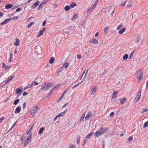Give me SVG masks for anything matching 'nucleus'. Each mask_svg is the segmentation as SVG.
I'll return each mask as SVG.
<instances>
[{"instance_id": "1", "label": "nucleus", "mask_w": 148, "mask_h": 148, "mask_svg": "<svg viewBox=\"0 0 148 148\" xmlns=\"http://www.w3.org/2000/svg\"><path fill=\"white\" fill-rule=\"evenodd\" d=\"M108 131V127L103 128L102 126H100L99 130L97 131L94 134V136L96 137H99L106 133Z\"/></svg>"}, {"instance_id": "2", "label": "nucleus", "mask_w": 148, "mask_h": 148, "mask_svg": "<svg viewBox=\"0 0 148 148\" xmlns=\"http://www.w3.org/2000/svg\"><path fill=\"white\" fill-rule=\"evenodd\" d=\"M44 85L45 86L44 90H49V88L52 87L54 85L53 83L49 82L44 83Z\"/></svg>"}, {"instance_id": "3", "label": "nucleus", "mask_w": 148, "mask_h": 148, "mask_svg": "<svg viewBox=\"0 0 148 148\" xmlns=\"http://www.w3.org/2000/svg\"><path fill=\"white\" fill-rule=\"evenodd\" d=\"M38 109V107L36 106H35L34 107H33L29 111L30 114L31 115L34 114L36 113Z\"/></svg>"}, {"instance_id": "4", "label": "nucleus", "mask_w": 148, "mask_h": 148, "mask_svg": "<svg viewBox=\"0 0 148 148\" xmlns=\"http://www.w3.org/2000/svg\"><path fill=\"white\" fill-rule=\"evenodd\" d=\"M97 89V87L96 86L93 87L91 90L90 95H93L96 91Z\"/></svg>"}, {"instance_id": "5", "label": "nucleus", "mask_w": 148, "mask_h": 148, "mask_svg": "<svg viewBox=\"0 0 148 148\" xmlns=\"http://www.w3.org/2000/svg\"><path fill=\"white\" fill-rule=\"evenodd\" d=\"M136 75L137 76H143V72L142 71L141 69H140L139 70L136 72Z\"/></svg>"}, {"instance_id": "6", "label": "nucleus", "mask_w": 148, "mask_h": 148, "mask_svg": "<svg viewBox=\"0 0 148 148\" xmlns=\"http://www.w3.org/2000/svg\"><path fill=\"white\" fill-rule=\"evenodd\" d=\"M12 18H10L5 19L4 21H3L1 23V25H4L8 23L10 21H11L12 19Z\"/></svg>"}, {"instance_id": "7", "label": "nucleus", "mask_w": 148, "mask_h": 148, "mask_svg": "<svg viewBox=\"0 0 148 148\" xmlns=\"http://www.w3.org/2000/svg\"><path fill=\"white\" fill-rule=\"evenodd\" d=\"M92 116V114L90 112H89L87 114L85 118V119L88 120L89 118H91Z\"/></svg>"}, {"instance_id": "8", "label": "nucleus", "mask_w": 148, "mask_h": 148, "mask_svg": "<svg viewBox=\"0 0 148 148\" xmlns=\"http://www.w3.org/2000/svg\"><path fill=\"white\" fill-rule=\"evenodd\" d=\"M141 91H139L137 94V95L136 97V102H137L138 101V100H139V99L140 98L141 95Z\"/></svg>"}, {"instance_id": "9", "label": "nucleus", "mask_w": 148, "mask_h": 148, "mask_svg": "<svg viewBox=\"0 0 148 148\" xmlns=\"http://www.w3.org/2000/svg\"><path fill=\"white\" fill-rule=\"evenodd\" d=\"M15 76V75L14 74L12 75L5 82V84H7L11 80H12L13 79Z\"/></svg>"}, {"instance_id": "10", "label": "nucleus", "mask_w": 148, "mask_h": 148, "mask_svg": "<svg viewBox=\"0 0 148 148\" xmlns=\"http://www.w3.org/2000/svg\"><path fill=\"white\" fill-rule=\"evenodd\" d=\"M118 91H114L112 94V99L113 100L114 99L115 100H116V96L118 93Z\"/></svg>"}, {"instance_id": "11", "label": "nucleus", "mask_w": 148, "mask_h": 148, "mask_svg": "<svg viewBox=\"0 0 148 148\" xmlns=\"http://www.w3.org/2000/svg\"><path fill=\"white\" fill-rule=\"evenodd\" d=\"M46 28H44L42 30H40L38 32L37 36L39 37L42 35L46 30Z\"/></svg>"}, {"instance_id": "12", "label": "nucleus", "mask_w": 148, "mask_h": 148, "mask_svg": "<svg viewBox=\"0 0 148 148\" xmlns=\"http://www.w3.org/2000/svg\"><path fill=\"white\" fill-rule=\"evenodd\" d=\"M67 90H64V91L62 93V95H61V97L58 99L57 100V102H59L62 99L63 97L64 94L66 93V92H67Z\"/></svg>"}, {"instance_id": "13", "label": "nucleus", "mask_w": 148, "mask_h": 148, "mask_svg": "<svg viewBox=\"0 0 148 148\" xmlns=\"http://www.w3.org/2000/svg\"><path fill=\"white\" fill-rule=\"evenodd\" d=\"M21 107L20 106H18L14 112L16 114H17L19 113L21 111Z\"/></svg>"}, {"instance_id": "14", "label": "nucleus", "mask_w": 148, "mask_h": 148, "mask_svg": "<svg viewBox=\"0 0 148 148\" xmlns=\"http://www.w3.org/2000/svg\"><path fill=\"white\" fill-rule=\"evenodd\" d=\"M54 90V88H52L49 91V92L48 94H47L45 97H44L45 99H46L49 97L51 95V94L52 93L53 90Z\"/></svg>"}, {"instance_id": "15", "label": "nucleus", "mask_w": 148, "mask_h": 148, "mask_svg": "<svg viewBox=\"0 0 148 148\" xmlns=\"http://www.w3.org/2000/svg\"><path fill=\"white\" fill-rule=\"evenodd\" d=\"M2 67L6 69H9L11 67L10 66L6 65L4 63H2Z\"/></svg>"}, {"instance_id": "16", "label": "nucleus", "mask_w": 148, "mask_h": 148, "mask_svg": "<svg viewBox=\"0 0 148 148\" xmlns=\"http://www.w3.org/2000/svg\"><path fill=\"white\" fill-rule=\"evenodd\" d=\"M39 1H38L36 2L32 6V9L35 8L39 4Z\"/></svg>"}, {"instance_id": "17", "label": "nucleus", "mask_w": 148, "mask_h": 148, "mask_svg": "<svg viewBox=\"0 0 148 148\" xmlns=\"http://www.w3.org/2000/svg\"><path fill=\"white\" fill-rule=\"evenodd\" d=\"M47 3V2H42L40 4V5H39V6L37 8V9H38V10H39V9L42 8V6L43 5H44V4H45Z\"/></svg>"}, {"instance_id": "18", "label": "nucleus", "mask_w": 148, "mask_h": 148, "mask_svg": "<svg viewBox=\"0 0 148 148\" xmlns=\"http://www.w3.org/2000/svg\"><path fill=\"white\" fill-rule=\"evenodd\" d=\"M13 6V5H11L10 4H7L5 6V9H8L9 8H11Z\"/></svg>"}, {"instance_id": "19", "label": "nucleus", "mask_w": 148, "mask_h": 148, "mask_svg": "<svg viewBox=\"0 0 148 148\" xmlns=\"http://www.w3.org/2000/svg\"><path fill=\"white\" fill-rule=\"evenodd\" d=\"M64 116L63 113H62V112L58 114L55 118L54 119V121H55L56 119L58 117H60V116Z\"/></svg>"}, {"instance_id": "20", "label": "nucleus", "mask_w": 148, "mask_h": 148, "mask_svg": "<svg viewBox=\"0 0 148 148\" xmlns=\"http://www.w3.org/2000/svg\"><path fill=\"white\" fill-rule=\"evenodd\" d=\"M20 41L18 39H16V41L14 42V44L16 46H18L19 45Z\"/></svg>"}, {"instance_id": "21", "label": "nucleus", "mask_w": 148, "mask_h": 148, "mask_svg": "<svg viewBox=\"0 0 148 148\" xmlns=\"http://www.w3.org/2000/svg\"><path fill=\"white\" fill-rule=\"evenodd\" d=\"M126 100V98H123L120 99L119 100L121 102V104H122L124 103Z\"/></svg>"}, {"instance_id": "22", "label": "nucleus", "mask_w": 148, "mask_h": 148, "mask_svg": "<svg viewBox=\"0 0 148 148\" xmlns=\"http://www.w3.org/2000/svg\"><path fill=\"white\" fill-rule=\"evenodd\" d=\"M44 129V128L43 127H42L40 128L39 129V131H38V134H41L42 133Z\"/></svg>"}, {"instance_id": "23", "label": "nucleus", "mask_w": 148, "mask_h": 148, "mask_svg": "<svg viewBox=\"0 0 148 148\" xmlns=\"http://www.w3.org/2000/svg\"><path fill=\"white\" fill-rule=\"evenodd\" d=\"M137 79H138V83H140V82L141 80L143 78V76H136Z\"/></svg>"}, {"instance_id": "24", "label": "nucleus", "mask_w": 148, "mask_h": 148, "mask_svg": "<svg viewBox=\"0 0 148 148\" xmlns=\"http://www.w3.org/2000/svg\"><path fill=\"white\" fill-rule=\"evenodd\" d=\"M109 29V27H105L104 29V32L105 33V34H106L108 31V29Z\"/></svg>"}, {"instance_id": "25", "label": "nucleus", "mask_w": 148, "mask_h": 148, "mask_svg": "<svg viewBox=\"0 0 148 148\" xmlns=\"http://www.w3.org/2000/svg\"><path fill=\"white\" fill-rule=\"evenodd\" d=\"M54 58H53V57H52L49 60V62L50 64H52L53 62L54 61Z\"/></svg>"}, {"instance_id": "26", "label": "nucleus", "mask_w": 148, "mask_h": 148, "mask_svg": "<svg viewBox=\"0 0 148 148\" xmlns=\"http://www.w3.org/2000/svg\"><path fill=\"white\" fill-rule=\"evenodd\" d=\"M91 41L94 44H97L98 43V41L95 38H93L92 40H91Z\"/></svg>"}, {"instance_id": "27", "label": "nucleus", "mask_w": 148, "mask_h": 148, "mask_svg": "<svg viewBox=\"0 0 148 148\" xmlns=\"http://www.w3.org/2000/svg\"><path fill=\"white\" fill-rule=\"evenodd\" d=\"M125 28H123L121 30H120L119 33L120 34H123L125 31Z\"/></svg>"}, {"instance_id": "28", "label": "nucleus", "mask_w": 148, "mask_h": 148, "mask_svg": "<svg viewBox=\"0 0 148 148\" xmlns=\"http://www.w3.org/2000/svg\"><path fill=\"white\" fill-rule=\"evenodd\" d=\"M93 134V132H92L90 133V134H88L86 136V138L87 139H89Z\"/></svg>"}, {"instance_id": "29", "label": "nucleus", "mask_w": 148, "mask_h": 148, "mask_svg": "<svg viewBox=\"0 0 148 148\" xmlns=\"http://www.w3.org/2000/svg\"><path fill=\"white\" fill-rule=\"evenodd\" d=\"M16 92L18 94L20 93L21 91V89L19 88H17L16 90Z\"/></svg>"}, {"instance_id": "30", "label": "nucleus", "mask_w": 148, "mask_h": 148, "mask_svg": "<svg viewBox=\"0 0 148 148\" xmlns=\"http://www.w3.org/2000/svg\"><path fill=\"white\" fill-rule=\"evenodd\" d=\"M34 124H33L31 126L30 129L28 131V132L27 133V135H28L29 134L30 132L32 130V129L33 128L34 125Z\"/></svg>"}, {"instance_id": "31", "label": "nucleus", "mask_w": 148, "mask_h": 148, "mask_svg": "<svg viewBox=\"0 0 148 148\" xmlns=\"http://www.w3.org/2000/svg\"><path fill=\"white\" fill-rule=\"evenodd\" d=\"M34 84V82L32 81L31 83H29L27 86V88H30V87L32 86Z\"/></svg>"}, {"instance_id": "32", "label": "nucleus", "mask_w": 148, "mask_h": 148, "mask_svg": "<svg viewBox=\"0 0 148 148\" xmlns=\"http://www.w3.org/2000/svg\"><path fill=\"white\" fill-rule=\"evenodd\" d=\"M85 112L80 117V121H81L84 118L85 116Z\"/></svg>"}, {"instance_id": "33", "label": "nucleus", "mask_w": 148, "mask_h": 148, "mask_svg": "<svg viewBox=\"0 0 148 148\" xmlns=\"http://www.w3.org/2000/svg\"><path fill=\"white\" fill-rule=\"evenodd\" d=\"M148 126V121L145 122L144 123L143 128H145V127H147Z\"/></svg>"}, {"instance_id": "34", "label": "nucleus", "mask_w": 148, "mask_h": 148, "mask_svg": "<svg viewBox=\"0 0 148 148\" xmlns=\"http://www.w3.org/2000/svg\"><path fill=\"white\" fill-rule=\"evenodd\" d=\"M77 14H74V15L73 16V17L71 18V20L73 21V20L74 19L76 18H77Z\"/></svg>"}, {"instance_id": "35", "label": "nucleus", "mask_w": 148, "mask_h": 148, "mask_svg": "<svg viewBox=\"0 0 148 148\" xmlns=\"http://www.w3.org/2000/svg\"><path fill=\"white\" fill-rule=\"evenodd\" d=\"M64 9L65 11H67L70 9V7L69 5H66L64 7Z\"/></svg>"}, {"instance_id": "36", "label": "nucleus", "mask_w": 148, "mask_h": 148, "mask_svg": "<svg viewBox=\"0 0 148 148\" xmlns=\"http://www.w3.org/2000/svg\"><path fill=\"white\" fill-rule=\"evenodd\" d=\"M99 0H97L95 2V3L92 6L93 7V8H95L96 6H97L98 2L99 1Z\"/></svg>"}, {"instance_id": "37", "label": "nucleus", "mask_w": 148, "mask_h": 148, "mask_svg": "<svg viewBox=\"0 0 148 148\" xmlns=\"http://www.w3.org/2000/svg\"><path fill=\"white\" fill-rule=\"evenodd\" d=\"M19 101V99H17L15 100L14 101L13 103V104L14 105H16L17 104Z\"/></svg>"}, {"instance_id": "38", "label": "nucleus", "mask_w": 148, "mask_h": 148, "mask_svg": "<svg viewBox=\"0 0 148 148\" xmlns=\"http://www.w3.org/2000/svg\"><path fill=\"white\" fill-rule=\"evenodd\" d=\"M128 57V55L127 54H125L123 57V59L124 60H126Z\"/></svg>"}, {"instance_id": "39", "label": "nucleus", "mask_w": 148, "mask_h": 148, "mask_svg": "<svg viewBox=\"0 0 148 148\" xmlns=\"http://www.w3.org/2000/svg\"><path fill=\"white\" fill-rule=\"evenodd\" d=\"M70 5L71 8H73L76 5V4L75 3H72Z\"/></svg>"}, {"instance_id": "40", "label": "nucleus", "mask_w": 148, "mask_h": 148, "mask_svg": "<svg viewBox=\"0 0 148 148\" xmlns=\"http://www.w3.org/2000/svg\"><path fill=\"white\" fill-rule=\"evenodd\" d=\"M34 24V22H31L27 26V27L28 28H29L31 27V26Z\"/></svg>"}, {"instance_id": "41", "label": "nucleus", "mask_w": 148, "mask_h": 148, "mask_svg": "<svg viewBox=\"0 0 148 148\" xmlns=\"http://www.w3.org/2000/svg\"><path fill=\"white\" fill-rule=\"evenodd\" d=\"M29 141L26 140L25 141V143L24 144V146L25 147H26V146L28 144Z\"/></svg>"}, {"instance_id": "42", "label": "nucleus", "mask_w": 148, "mask_h": 148, "mask_svg": "<svg viewBox=\"0 0 148 148\" xmlns=\"http://www.w3.org/2000/svg\"><path fill=\"white\" fill-rule=\"evenodd\" d=\"M32 136V135H30L28 137L27 139L26 140L30 141L31 140Z\"/></svg>"}, {"instance_id": "43", "label": "nucleus", "mask_w": 148, "mask_h": 148, "mask_svg": "<svg viewBox=\"0 0 148 148\" xmlns=\"http://www.w3.org/2000/svg\"><path fill=\"white\" fill-rule=\"evenodd\" d=\"M68 65L69 64L68 63L66 62L64 63L63 64V66L65 68H66L68 67Z\"/></svg>"}, {"instance_id": "44", "label": "nucleus", "mask_w": 148, "mask_h": 148, "mask_svg": "<svg viewBox=\"0 0 148 148\" xmlns=\"http://www.w3.org/2000/svg\"><path fill=\"white\" fill-rule=\"evenodd\" d=\"M133 139V137L132 136H130L129 137L128 139V140L129 141H131Z\"/></svg>"}, {"instance_id": "45", "label": "nucleus", "mask_w": 148, "mask_h": 148, "mask_svg": "<svg viewBox=\"0 0 148 148\" xmlns=\"http://www.w3.org/2000/svg\"><path fill=\"white\" fill-rule=\"evenodd\" d=\"M148 111V109H143V111L141 112V113H144L145 112H146Z\"/></svg>"}, {"instance_id": "46", "label": "nucleus", "mask_w": 148, "mask_h": 148, "mask_svg": "<svg viewBox=\"0 0 148 148\" xmlns=\"http://www.w3.org/2000/svg\"><path fill=\"white\" fill-rule=\"evenodd\" d=\"M140 39V37L139 36L138 37L136 38V39L135 41L136 42H139Z\"/></svg>"}, {"instance_id": "47", "label": "nucleus", "mask_w": 148, "mask_h": 148, "mask_svg": "<svg viewBox=\"0 0 148 148\" xmlns=\"http://www.w3.org/2000/svg\"><path fill=\"white\" fill-rule=\"evenodd\" d=\"M129 4L127 5V7H130L132 6V2L131 1H130L129 2Z\"/></svg>"}, {"instance_id": "48", "label": "nucleus", "mask_w": 148, "mask_h": 148, "mask_svg": "<svg viewBox=\"0 0 148 148\" xmlns=\"http://www.w3.org/2000/svg\"><path fill=\"white\" fill-rule=\"evenodd\" d=\"M25 139V137L23 136L21 138V140L22 141V142L23 143V141Z\"/></svg>"}, {"instance_id": "49", "label": "nucleus", "mask_w": 148, "mask_h": 148, "mask_svg": "<svg viewBox=\"0 0 148 148\" xmlns=\"http://www.w3.org/2000/svg\"><path fill=\"white\" fill-rule=\"evenodd\" d=\"M134 51H132V52L130 54V57L129 58V59H131V57L133 56V55L134 53Z\"/></svg>"}, {"instance_id": "50", "label": "nucleus", "mask_w": 148, "mask_h": 148, "mask_svg": "<svg viewBox=\"0 0 148 148\" xmlns=\"http://www.w3.org/2000/svg\"><path fill=\"white\" fill-rule=\"evenodd\" d=\"M122 26H123V25H119L117 27V29L119 30L121 28V27H122Z\"/></svg>"}, {"instance_id": "51", "label": "nucleus", "mask_w": 148, "mask_h": 148, "mask_svg": "<svg viewBox=\"0 0 148 148\" xmlns=\"http://www.w3.org/2000/svg\"><path fill=\"white\" fill-rule=\"evenodd\" d=\"M69 148H75V147L74 145H72L69 146Z\"/></svg>"}, {"instance_id": "52", "label": "nucleus", "mask_w": 148, "mask_h": 148, "mask_svg": "<svg viewBox=\"0 0 148 148\" xmlns=\"http://www.w3.org/2000/svg\"><path fill=\"white\" fill-rule=\"evenodd\" d=\"M80 137H78L77 138V143L78 144H79V142H80Z\"/></svg>"}, {"instance_id": "53", "label": "nucleus", "mask_w": 148, "mask_h": 148, "mask_svg": "<svg viewBox=\"0 0 148 148\" xmlns=\"http://www.w3.org/2000/svg\"><path fill=\"white\" fill-rule=\"evenodd\" d=\"M95 8H93V7L92 6V8H90L88 10V11H92L93 10H94Z\"/></svg>"}, {"instance_id": "54", "label": "nucleus", "mask_w": 148, "mask_h": 148, "mask_svg": "<svg viewBox=\"0 0 148 148\" xmlns=\"http://www.w3.org/2000/svg\"><path fill=\"white\" fill-rule=\"evenodd\" d=\"M114 115V112H112L110 113V117H112Z\"/></svg>"}, {"instance_id": "55", "label": "nucleus", "mask_w": 148, "mask_h": 148, "mask_svg": "<svg viewBox=\"0 0 148 148\" xmlns=\"http://www.w3.org/2000/svg\"><path fill=\"white\" fill-rule=\"evenodd\" d=\"M5 119V118L3 116L0 119V123H1L2 121Z\"/></svg>"}, {"instance_id": "56", "label": "nucleus", "mask_w": 148, "mask_h": 148, "mask_svg": "<svg viewBox=\"0 0 148 148\" xmlns=\"http://www.w3.org/2000/svg\"><path fill=\"white\" fill-rule=\"evenodd\" d=\"M46 23V21H44L43 22L42 24V25L43 26H44L45 25Z\"/></svg>"}, {"instance_id": "57", "label": "nucleus", "mask_w": 148, "mask_h": 148, "mask_svg": "<svg viewBox=\"0 0 148 148\" xmlns=\"http://www.w3.org/2000/svg\"><path fill=\"white\" fill-rule=\"evenodd\" d=\"M21 8H18L16 9V11L17 12L20 11L21 10Z\"/></svg>"}, {"instance_id": "58", "label": "nucleus", "mask_w": 148, "mask_h": 148, "mask_svg": "<svg viewBox=\"0 0 148 148\" xmlns=\"http://www.w3.org/2000/svg\"><path fill=\"white\" fill-rule=\"evenodd\" d=\"M14 21H15L17 20L18 19V17L17 16H15L12 18Z\"/></svg>"}, {"instance_id": "59", "label": "nucleus", "mask_w": 148, "mask_h": 148, "mask_svg": "<svg viewBox=\"0 0 148 148\" xmlns=\"http://www.w3.org/2000/svg\"><path fill=\"white\" fill-rule=\"evenodd\" d=\"M26 105V102L25 103L23 106V108H25Z\"/></svg>"}, {"instance_id": "60", "label": "nucleus", "mask_w": 148, "mask_h": 148, "mask_svg": "<svg viewBox=\"0 0 148 148\" xmlns=\"http://www.w3.org/2000/svg\"><path fill=\"white\" fill-rule=\"evenodd\" d=\"M127 2V1L125 2L124 3H123L121 5V7H123L125 5V3Z\"/></svg>"}, {"instance_id": "61", "label": "nucleus", "mask_w": 148, "mask_h": 148, "mask_svg": "<svg viewBox=\"0 0 148 148\" xmlns=\"http://www.w3.org/2000/svg\"><path fill=\"white\" fill-rule=\"evenodd\" d=\"M10 97H8L4 101V102L6 103L9 99Z\"/></svg>"}, {"instance_id": "62", "label": "nucleus", "mask_w": 148, "mask_h": 148, "mask_svg": "<svg viewBox=\"0 0 148 148\" xmlns=\"http://www.w3.org/2000/svg\"><path fill=\"white\" fill-rule=\"evenodd\" d=\"M60 86V84H58V85H56L53 88H57L58 86Z\"/></svg>"}, {"instance_id": "63", "label": "nucleus", "mask_w": 148, "mask_h": 148, "mask_svg": "<svg viewBox=\"0 0 148 148\" xmlns=\"http://www.w3.org/2000/svg\"><path fill=\"white\" fill-rule=\"evenodd\" d=\"M28 94V92H24L23 93V95L25 96Z\"/></svg>"}, {"instance_id": "64", "label": "nucleus", "mask_w": 148, "mask_h": 148, "mask_svg": "<svg viewBox=\"0 0 148 148\" xmlns=\"http://www.w3.org/2000/svg\"><path fill=\"white\" fill-rule=\"evenodd\" d=\"M84 143H83L82 144L83 145V146L86 144V140L85 139H84Z\"/></svg>"}]
</instances>
